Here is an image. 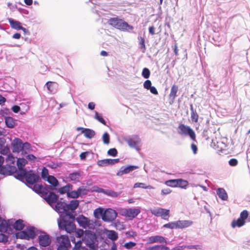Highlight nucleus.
I'll return each instance as SVG.
<instances>
[{
	"instance_id": "20e7f679",
	"label": "nucleus",
	"mask_w": 250,
	"mask_h": 250,
	"mask_svg": "<svg viewBox=\"0 0 250 250\" xmlns=\"http://www.w3.org/2000/svg\"><path fill=\"white\" fill-rule=\"evenodd\" d=\"M52 242L50 235L46 231L41 230L38 235V242L41 248H45L50 246Z\"/></svg>"
},
{
	"instance_id": "09e8293b",
	"label": "nucleus",
	"mask_w": 250,
	"mask_h": 250,
	"mask_svg": "<svg viewBox=\"0 0 250 250\" xmlns=\"http://www.w3.org/2000/svg\"><path fill=\"white\" fill-rule=\"evenodd\" d=\"M136 245H137V243L136 242H134L133 241H129V242L125 243L124 244H123L122 245V247L127 250H131L135 246H136Z\"/></svg>"
},
{
	"instance_id": "8fccbe9b",
	"label": "nucleus",
	"mask_w": 250,
	"mask_h": 250,
	"mask_svg": "<svg viewBox=\"0 0 250 250\" xmlns=\"http://www.w3.org/2000/svg\"><path fill=\"white\" fill-rule=\"evenodd\" d=\"M141 75L144 78L147 79L150 76V71L148 68L145 67L142 70Z\"/></svg>"
},
{
	"instance_id": "c85d7f7f",
	"label": "nucleus",
	"mask_w": 250,
	"mask_h": 250,
	"mask_svg": "<svg viewBox=\"0 0 250 250\" xmlns=\"http://www.w3.org/2000/svg\"><path fill=\"white\" fill-rule=\"evenodd\" d=\"M45 181L47 182L51 186L55 188H58L60 185L59 181L53 175H50L49 177L47 178V180H46Z\"/></svg>"
},
{
	"instance_id": "6ab92c4d",
	"label": "nucleus",
	"mask_w": 250,
	"mask_h": 250,
	"mask_svg": "<svg viewBox=\"0 0 250 250\" xmlns=\"http://www.w3.org/2000/svg\"><path fill=\"white\" fill-rule=\"evenodd\" d=\"M56 243L57 245L65 246L70 245L67 234H61L60 236H57L56 238Z\"/></svg>"
},
{
	"instance_id": "c03bdc74",
	"label": "nucleus",
	"mask_w": 250,
	"mask_h": 250,
	"mask_svg": "<svg viewBox=\"0 0 250 250\" xmlns=\"http://www.w3.org/2000/svg\"><path fill=\"white\" fill-rule=\"evenodd\" d=\"M41 178L45 181L49 177L50 175L49 174L48 169L45 167H43L41 171Z\"/></svg>"
},
{
	"instance_id": "9d476101",
	"label": "nucleus",
	"mask_w": 250,
	"mask_h": 250,
	"mask_svg": "<svg viewBox=\"0 0 250 250\" xmlns=\"http://www.w3.org/2000/svg\"><path fill=\"white\" fill-rule=\"evenodd\" d=\"M151 213L157 217L161 216L163 219L167 221L170 216V210L169 209L159 208L151 211Z\"/></svg>"
},
{
	"instance_id": "4468645a",
	"label": "nucleus",
	"mask_w": 250,
	"mask_h": 250,
	"mask_svg": "<svg viewBox=\"0 0 250 250\" xmlns=\"http://www.w3.org/2000/svg\"><path fill=\"white\" fill-rule=\"evenodd\" d=\"M22 141L19 138H15L11 143L12 151L14 153H19L22 150Z\"/></svg>"
},
{
	"instance_id": "338daca9",
	"label": "nucleus",
	"mask_w": 250,
	"mask_h": 250,
	"mask_svg": "<svg viewBox=\"0 0 250 250\" xmlns=\"http://www.w3.org/2000/svg\"><path fill=\"white\" fill-rule=\"evenodd\" d=\"M8 241V235L2 233H0V242L6 243Z\"/></svg>"
},
{
	"instance_id": "ea45409f",
	"label": "nucleus",
	"mask_w": 250,
	"mask_h": 250,
	"mask_svg": "<svg viewBox=\"0 0 250 250\" xmlns=\"http://www.w3.org/2000/svg\"><path fill=\"white\" fill-rule=\"evenodd\" d=\"M94 118L97 120L98 122L102 123L104 125H106L107 122L104 118L102 114L101 113H99L98 112L95 111V116Z\"/></svg>"
},
{
	"instance_id": "3c124183",
	"label": "nucleus",
	"mask_w": 250,
	"mask_h": 250,
	"mask_svg": "<svg viewBox=\"0 0 250 250\" xmlns=\"http://www.w3.org/2000/svg\"><path fill=\"white\" fill-rule=\"evenodd\" d=\"M118 153L117 149L115 147L110 148L107 152V155L113 157L117 156Z\"/></svg>"
},
{
	"instance_id": "bf43d9fd",
	"label": "nucleus",
	"mask_w": 250,
	"mask_h": 250,
	"mask_svg": "<svg viewBox=\"0 0 250 250\" xmlns=\"http://www.w3.org/2000/svg\"><path fill=\"white\" fill-rule=\"evenodd\" d=\"M47 166L51 169H55L58 167H61L62 166V163L51 162V163L47 164Z\"/></svg>"
},
{
	"instance_id": "7ed1b4c3",
	"label": "nucleus",
	"mask_w": 250,
	"mask_h": 250,
	"mask_svg": "<svg viewBox=\"0 0 250 250\" xmlns=\"http://www.w3.org/2000/svg\"><path fill=\"white\" fill-rule=\"evenodd\" d=\"M177 132L181 135L189 136L191 140L196 141L195 133L189 126L180 124L177 128Z\"/></svg>"
},
{
	"instance_id": "052dcab7",
	"label": "nucleus",
	"mask_w": 250,
	"mask_h": 250,
	"mask_svg": "<svg viewBox=\"0 0 250 250\" xmlns=\"http://www.w3.org/2000/svg\"><path fill=\"white\" fill-rule=\"evenodd\" d=\"M150 187V186H146L145 183H139V182L135 183L133 186L134 188H144V189L149 188Z\"/></svg>"
},
{
	"instance_id": "ddd939ff",
	"label": "nucleus",
	"mask_w": 250,
	"mask_h": 250,
	"mask_svg": "<svg viewBox=\"0 0 250 250\" xmlns=\"http://www.w3.org/2000/svg\"><path fill=\"white\" fill-rule=\"evenodd\" d=\"M120 162L119 158L116 159H104L102 160H98L97 162V164L99 167H104L109 166H113Z\"/></svg>"
},
{
	"instance_id": "4d7b16f0",
	"label": "nucleus",
	"mask_w": 250,
	"mask_h": 250,
	"mask_svg": "<svg viewBox=\"0 0 250 250\" xmlns=\"http://www.w3.org/2000/svg\"><path fill=\"white\" fill-rule=\"evenodd\" d=\"M90 154H93L92 151H85L82 152L79 155L80 158L81 160H85L88 156Z\"/></svg>"
},
{
	"instance_id": "473e14b6",
	"label": "nucleus",
	"mask_w": 250,
	"mask_h": 250,
	"mask_svg": "<svg viewBox=\"0 0 250 250\" xmlns=\"http://www.w3.org/2000/svg\"><path fill=\"white\" fill-rule=\"evenodd\" d=\"M104 209L102 207H98L96 208L93 212L94 217L97 219L102 218L103 219L104 216Z\"/></svg>"
},
{
	"instance_id": "58836bf2",
	"label": "nucleus",
	"mask_w": 250,
	"mask_h": 250,
	"mask_svg": "<svg viewBox=\"0 0 250 250\" xmlns=\"http://www.w3.org/2000/svg\"><path fill=\"white\" fill-rule=\"evenodd\" d=\"M122 191L116 192L110 189H105L104 194L108 196L116 198L121 195Z\"/></svg>"
},
{
	"instance_id": "e2e57ef3",
	"label": "nucleus",
	"mask_w": 250,
	"mask_h": 250,
	"mask_svg": "<svg viewBox=\"0 0 250 250\" xmlns=\"http://www.w3.org/2000/svg\"><path fill=\"white\" fill-rule=\"evenodd\" d=\"M83 243V240L81 239L77 241V243H75L72 250H81V248L82 247V244Z\"/></svg>"
},
{
	"instance_id": "1a4fd4ad",
	"label": "nucleus",
	"mask_w": 250,
	"mask_h": 250,
	"mask_svg": "<svg viewBox=\"0 0 250 250\" xmlns=\"http://www.w3.org/2000/svg\"><path fill=\"white\" fill-rule=\"evenodd\" d=\"M125 21L118 17L110 18L107 21V23L114 28L122 30Z\"/></svg>"
},
{
	"instance_id": "680f3d73",
	"label": "nucleus",
	"mask_w": 250,
	"mask_h": 250,
	"mask_svg": "<svg viewBox=\"0 0 250 250\" xmlns=\"http://www.w3.org/2000/svg\"><path fill=\"white\" fill-rule=\"evenodd\" d=\"M6 229V221L1 217L0 219V231H5Z\"/></svg>"
},
{
	"instance_id": "4c0bfd02",
	"label": "nucleus",
	"mask_w": 250,
	"mask_h": 250,
	"mask_svg": "<svg viewBox=\"0 0 250 250\" xmlns=\"http://www.w3.org/2000/svg\"><path fill=\"white\" fill-rule=\"evenodd\" d=\"M83 134L85 138L92 139L95 135V132L92 129L86 128Z\"/></svg>"
},
{
	"instance_id": "13d9d810",
	"label": "nucleus",
	"mask_w": 250,
	"mask_h": 250,
	"mask_svg": "<svg viewBox=\"0 0 250 250\" xmlns=\"http://www.w3.org/2000/svg\"><path fill=\"white\" fill-rule=\"evenodd\" d=\"M123 28L124 29H123L122 30V31L130 32V31L134 29V27L132 25L129 24L126 21H125Z\"/></svg>"
},
{
	"instance_id": "b1692460",
	"label": "nucleus",
	"mask_w": 250,
	"mask_h": 250,
	"mask_svg": "<svg viewBox=\"0 0 250 250\" xmlns=\"http://www.w3.org/2000/svg\"><path fill=\"white\" fill-rule=\"evenodd\" d=\"M178 90V86L176 84H173L170 89V92L169 95V103L172 104L174 103L175 98L177 97V93Z\"/></svg>"
},
{
	"instance_id": "864d4df0",
	"label": "nucleus",
	"mask_w": 250,
	"mask_h": 250,
	"mask_svg": "<svg viewBox=\"0 0 250 250\" xmlns=\"http://www.w3.org/2000/svg\"><path fill=\"white\" fill-rule=\"evenodd\" d=\"M56 84V83L55 82L48 81L45 83V86L46 87L48 91L51 93H53L54 92L53 87Z\"/></svg>"
},
{
	"instance_id": "69168bd1",
	"label": "nucleus",
	"mask_w": 250,
	"mask_h": 250,
	"mask_svg": "<svg viewBox=\"0 0 250 250\" xmlns=\"http://www.w3.org/2000/svg\"><path fill=\"white\" fill-rule=\"evenodd\" d=\"M125 234L129 238H134L137 235V232L133 230L125 231Z\"/></svg>"
},
{
	"instance_id": "5fc2aeb1",
	"label": "nucleus",
	"mask_w": 250,
	"mask_h": 250,
	"mask_svg": "<svg viewBox=\"0 0 250 250\" xmlns=\"http://www.w3.org/2000/svg\"><path fill=\"white\" fill-rule=\"evenodd\" d=\"M249 215V212L247 210H243L241 212L240 214V218L242 219L243 220L246 221V222L248 220Z\"/></svg>"
},
{
	"instance_id": "e433bc0d",
	"label": "nucleus",
	"mask_w": 250,
	"mask_h": 250,
	"mask_svg": "<svg viewBox=\"0 0 250 250\" xmlns=\"http://www.w3.org/2000/svg\"><path fill=\"white\" fill-rule=\"evenodd\" d=\"M26 151H28L30 152L33 151L31 145L29 143L27 142H26L25 143L23 142L22 150L21 151V154L25 155L26 153Z\"/></svg>"
},
{
	"instance_id": "dca6fc26",
	"label": "nucleus",
	"mask_w": 250,
	"mask_h": 250,
	"mask_svg": "<svg viewBox=\"0 0 250 250\" xmlns=\"http://www.w3.org/2000/svg\"><path fill=\"white\" fill-rule=\"evenodd\" d=\"M168 239L163 236L159 235H156L151 236L149 237L147 244H152L154 243H165L167 244Z\"/></svg>"
},
{
	"instance_id": "c756f323",
	"label": "nucleus",
	"mask_w": 250,
	"mask_h": 250,
	"mask_svg": "<svg viewBox=\"0 0 250 250\" xmlns=\"http://www.w3.org/2000/svg\"><path fill=\"white\" fill-rule=\"evenodd\" d=\"M178 229H182L189 227L193 224V222L190 220H178Z\"/></svg>"
},
{
	"instance_id": "aec40b11",
	"label": "nucleus",
	"mask_w": 250,
	"mask_h": 250,
	"mask_svg": "<svg viewBox=\"0 0 250 250\" xmlns=\"http://www.w3.org/2000/svg\"><path fill=\"white\" fill-rule=\"evenodd\" d=\"M104 233L107 237L111 240L112 242H115L118 239V233L117 231L114 230H109L107 229H104Z\"/></svg>"
},
{
	"instance_id": "412c9836",
	"label": "nucleus",
	"mask_w": 250,
	"mask_h": 250,
	"mask_svg": "<svg viewBox=\"0 0 250 250\" xmlns=\"http://www.w3.org/2000/svg\"><path fill=\"white\" fill-rule=\"evenodd\" d=\"M88 217H85L83 214L79 215L76 219V221L80 226V227L83 229H86L87 227V220Z\"/></svg>"
},
{
	"instance_id": "c9c22d12",
	"label": "nucleus",
	"mask_w": 250,
	"mask_h": 250,
	"mask_svg": "<svg viewBox=\"0 0 250 250\" xmlns=\"http://www.w3.org/2000/svg\"><path fill=\"white\" fill-rule=\"evenodd\" d=\"M15 230H21L24 228V224L23 220L19 219L15 221L13 226Z\"/></svg>"
},
{
	"instance_id": "f704fd0d",
	"label": "nucleus",
	"mask_w": 250,
	"mask_h": 250,
	"mask_svg": "<svg viewBox=\"0 0 250 250\" xmlns=\"http://www.w3.org/2000/svg\"><path fill=\"white\" fill-rule=\"evenodd\" d=\"M190 110L191 111V120L193 122L197 123L199 119V116L196 111L193 108L192 104H190Z\"/></svg>"
},
{
	"instance_id": "39448f33",
	"label": "nucleus",
	"mask_w": 250,
	"mask_h": 250,
	"mask_svg": "<svg viewBox=\"0 0 250 250\" xmlns=\"http://www.w3.org/2000/svg\"><path fill=\"white\" fill-rule=\"evenodd\" d=\"M41 180V177L37 174L33 169L28 171L24 183L27 187L29 185H33Z\"/></svg>"
},
{
	"instance_id": "f3484780",
	"label": "nucleus",
	"mask_w": 250,
	"mask_h": 250,
	"mask_svg": "<svg viewBox=\"0 0 250 250\" xmlns=\"http://www.w3.org/2000/svg\"><path fill=\"white\" fill-rule=\"evenodd\" d=\"M25 230L29 237V240L35 239L41 231V229H38L34 226L27 227Z\"/></svg>"
},
{
	"instance_id": "de8ad7c7",
	"label": "nucleus",
	"mask_w": 250,
	"mask_h": 250,
	"mask_svg": "<svg viewBox=\"0 0 250 250\" xmlns=\"http://www.w3.org/2000/svg\"><path fill=\"white\" fill-rule=\"evenodd\" d=\"M105 189L99 187L97 186H94L90 188V192H97L104 194Z\"/></svg>"
},
{
	"instance_id": "9b49d317",
	"label": "nucleus",
	"mask_w": 250,
	"mask_h": 250,
	"mask_svg": "<svg viewBox=\"0 0 250 250\" xmlns=\"http://www.w3.org/2000/svg\"><path fill=\"white\" fill-rule=\"evenodd\" d=\"M54 209L59 215L64 213H70L68 211V204L65 201H57Z\"/></svg>"
},
{
	"instance_id": "79ce46f5",
	"label": "nucleus",
	"mask_w": 250,
	"mask_h": 250,
	"mask_svg": "<svg viewBox=\"0 0 250 250\" xmlns=\"http://www.w3.org/2000/svg\"><path fill=\"white\" fill-rule=\"evenodd\" d=\"M28 162L24 158H19L17 160V166L18 168H23L27 164Z\"/></svg>"
},
{
	"instance_id": "a878e982",
	"label": "nucleus",
	"mask_w": 250,
	"mask_h": 250,
	"mask_svg": "<svg viewBox=\"0 0 250 250\" xmlns=\"http://www.w3.org/2000/svg\"><path fill=\"white\" fill-rule=\"evenodd\" d=\"M216 194L222 201H227L228 199V193L223 188H217Z\"/></svg>"
},
{
	"instance_id": "423d86ee",
	"label": "nucleus",
	"mask_w": 250,
	"mask_h": 250,
	"mask_svg": "<svg viewBox=\"0 0 250 250\" xmlns=\"http://www.w3.org/2000/svg\"><path fill=\"white\" fill-rule=\"evenodd\" d=\"M124 140L127 143L130 147L135 149L138 152L141 150V148L138 144L141 142V139L138 135H134L133 137H130L124 138Z\"/></svg>"
},
{
	"instance_id": "37998d69",
	"label": "nucleus",
	"mask_w": 250,
	"mask_h": 250,
	"mask_svg": "<svg viewBox=\"0 0 250 250\" xmlns=\"http://www.w3.org/2000/svg\"><path fill=\"white\" fill-rule=\"evenodd\" d=\"M163 228H167L169 229H177L178 224L177 221L170 222L168 223L165 224L163 226Z\"/></svg>"
},
{
	"instance_id": "4be33fe9",
	"label": "nucleus",
	"mask_w": 250,
	"mask_h": 250,
	"mask_svg": "<svg viewBox=\"0 0 250 250\" xmlns=\"http://www.w3.org/2000/svg\"><path fill=\"white\" fill-rule=\"evenodd\" d=\"M82 172L80 170H74L70 173L68 175V179L70 182H77L79 181V179L81 177Z\"/></svg>"
},
{
	"instance_id": "393cba45",
	"label": "nucleus",
	"mask_w": 250,
	"mask_h": 250,
	"mask_svg": "<svg viewBox=\"0 0 250 250\" xmlns=\"http://www.w3.org/2000/svg\"><path fill=\"white\" fill-rule=\"evenodd\" d=\"M59 196L53 192H50L45 198V201L49 205L54 203H57Z\"/></svg>"
},
{
	"instance_id": "603ef678",
	"label": "nucleus",
	"mask_w": 250,
	"mask_h": 250,
	"mask_svg": "<svg viewBox=\"0 0 250 250\" xmlns=\"http://www.w3.org/2000/svg\"><path fill=\"white\" fill-rule=\"evenodd\" d=\"M67 196L68 198H77L79 197V194L77 192V190H72L67 193Z\"/></svg>"
},
{
	"instance_id": "6e6552de",
	"label": "nucleus",
	"mask_w": 250,
	"mask_h": 250,
	"mask_svg": "<svg viewBox=\"0 0 250 250\" xmlns=\"http://www.w3.org/2000/svg\"><path fill=\"white\" fill-rule=\"evenodd\" d=\"M116 211L111 208L104 209L103 220L105 222H110L114 220L117 217Z\"/></svg>"
},
{
	"instance_id": "774afa93",
	"label": "nucleus",
	"mask_w": 250,
	"mask_h": 250,
	"mask_svg": "<svg viewBox=\"0 0 250 250\" xmlns=\"http://www.w3.org/2000/svg\"><path fill=\"white\" fill-rule=\"evenodd\" d=\"M229 165L231 167H236L238 164V160L235 158H231L228 162Z\"/></svg>"
},
{
	"instance_id": "49530a36",
	"label": "nucleus",
	"mask_w": 250,
	"mask_h": 250,
	"mask_svg": "<svg viewBox=\"0 0 250 250\" xmlns=\"http://www.w3.org/2000/svg\"><path fill=\"white\" fill-rule=\"evenodd\" d=\"M110 137L107 132H105L102 135V141L105 145H108L110 143Z\"/></svg>"
},
{
	"instance_id": "f03ea898",
	"label": "nucleus",
	"mask_w": 250,
	"mask_h": 250,
	"mask_svg": "<svg viewBox=\"0 0 250 250\" xmlns=\"http://www.w3.org/2000/svg\"><path fill=\"white\" fill-rule=\"evenodd\" d=\"M82 240L87 246L89 250H96L97 248L95 233L89 230H85Z\"/></svg>"
},
{
	"instance_id": "f8f14e48",
	"label": "nucleus",
	"mask_w": 250,
	"mask_h": 250,
	"mask_svg": "<svg viewBox=\"0 0 250 250\" xmlns=\"http://www.w3.org/2000/svg\"><path fill=\"white\" fill-rule=\"evenodd\" d=\"M138 168H139V167L136 165H128L126 166H122L116 173V175L121 177Z\"/></svg>"
},
{
	"instance_id": "2f4dec72",
	"label": "nucleus",
	"mask_w": 250,
	"mask_h": 250,
	"mask_svg": "<svg viewBox=\"0 0 250 250\" xmlns=\"http://www.w3.org/2000/svg\"><path fill=\"white\" fill-rule=\"evenodd\" d=\"M189 185L188 182L182 178H178L176 184V188H179L182 189H186Z\"/></svg>"
},
{
	"instance_id": "a19ab883",
	"label": "nucleus",
	"mask_w": 250,
	"mask_h": 250,
	"mask_svg": "<svg viewBox=\"0 0 250 250\" xmlns=\"http://www.w3.org/2000/svg\"><path fill=\"white\" fill-rule=\"evenodd\" d=\"M79 205V202L78 200H72L70 203L68 204V210H71L73 211L77 209Z\"/></svg>"
},
{
	"instance_id": "a211bd4d",
	"label": "nucleus",
	"mask_w": 250,
	"mask_h": 250,
	"mask_svg": "<svg viewBox=\"0 0 250 250\" xmlns=\"http://www.w3.org/2000/svg\"><path fill=\"white\" fill-rule=\"evenodd\" d=\"M141 207H137L128 208L127 218L129 220H132L141 213Z\"/></svg>"
},
{
	"instance_id": "6e6d98bb",
	"label": "nucleus",
	"mask_w": 250,
	"mask_h": 250,
	"mask_svg": "<svg viewBox=\"0 0 250 250\" xmlns=\"http://www.w3.org/2000/svg\"><path fill=\"white\" fill-rule=\"evenodd\" d=\"M42 185L40 184H34L33 187H31L29 186V188H31L33 191L35 193L40 194Z\"/></svg>"
},
{
	"instance_id": "f257e3e1",
	"label": "nucleus",
	"mask_w": 250,
	"mask_h": 250,
	"mask_svg": "<svg viewBox=\"0 0 250 250\" xmlns=\"http://www.w3.org/2000/svg\"><path fill=\"white\" fill-rule=\"evenodd\" d=\"M71 213H64L60 214L57 219L59 229L60 231H65L67 233H71L76 230V226Z\"/></svg>"
},
{
	"instance_id": "a18cd8bd",
	"label": "nucleus",
	"mask_w": 250,
	"mask_h": 250,
	"mask_svg": "<svg viewBox=\"0 0 250 250\" xmlns=\"http://www.w3.org/2000/svg\"><path fill=\"white\" fill-rule=\"evenodd\" d=\"M177 179H169L165 181V184L168 187L176 188Z\"/></svg>"
},
{
	"instance_id": "72a5a7b5",
	"label": "nucleus",
	"mask_w": 250,
	"mask_h": 250,
	"mask_svg": "<svg viewBox=\"0 0 250 250\" xmlns=\"http://www.w3.org/2000/svg\"><path fill=\"white\" fill-rule=\"evenodd\" d=\"M15 237L17 239H24L29 240V237L27 235L26 231L25 229L22 231L17 232L14 234Z\"/></svg>"
},
{
	"instance_id": "cd10ccee",
	"label": "nucleus",
	"mask_w": 250,
	"mask_h": 250,
	"mask_svg": "<svg viewBox=\"0 0 250 250\" xmlns=\"http://www.w3.org/2000/svg\"><path fill=\"white\" fill-rule=\"evenodd\" d=\"M246 223V221L243 220L239 217L238 219L232 220L231 223V226L232 228H235L236 227L240 228L244 226Z\"/></svg>"
},
{
	"instance_id": "0e129e2a",
	"label": "nucleus",
	"mask_w": 250,
	"mask_h": 250,
	"mask_svg": "<svg viewBox=\"0 0 250 250\" xmlns=\"http://www.w3.org/2000/svg\"><path fill=\"white\" fill-rule=\"evenodd\" d=\"M6 161L13 164L15 162V157L12 154H9L6 159Z\"/></svg>"
},
{
	"instance_id": "bb28decb",
	"label": "nucleus",
	"mask_w": 250,
	"mask_h": 250,
	"mask_svg": "<svg viewBox=\"0 0 250 250\" xmlns=\"http://www.w3.org/2000/svg\"><path fill=\"white\" fill-rule=\"evenodd\" d=\"M8 20L12 29L20 30L22 27L21 23L19 21H17L12 18H8Z\"/></svg>"
},
{
	"instance_id": "7c9ffc66",
	"label": "nucleus",
	"mask_w": 250,
	"mask_h": 250,
	"mask_svg": "<svg viewBox=\"0 0 250 250\" xmlns=\"http://www.w3.org/2000/svg\"><path fill=\"white\" fill-rule=\"evenodd\" d=\"M138 40L139 41V48L142 51L143 53H145L146 50V47L145 43V38L141 36L138 37Z\"/></svg>"
},
{
	"instance_id": "0eeeda50",
	"label": "nucleus",
	"mask_w": 250,
	"mask_h": 250,
	"mask_svg": "<svg viewBox=\"0 0 250 250\" xmlns=\"http://www.w3.org/2000/svg\"><path fill=\"white\" fill-rule=\"evenodd\" d=\"M16 171V167L10 164H6L0 167V174L4 177L13 175Z\"/></svg>"
},
{
	"instance_id": "5701e85b",
	"label": "nucleus",
	"mask_w": 250,
	"mask_h": 250,
	"mask_svg": "<svg viewBox=\"0 0 250 250\" xmlns=\"http://www.w3.org/2000/svg\"><path fill=\"white\" fill-rule=\"evenodd\" d=\"M6 126L9 128H13L18 125L17 120L10 116L5 117Z\"/></svg>"
},
{
	"instance_id": "2eb2a0df",
	"label": "nucleus",
	"mask_w": 250,
	"mask_h": 250,
	"mask_svg": "<svg viewBox=\"0 0 250 250\" xmlns=\"http://www.w3.org/2000/svg\"><path fill=\"white\" fill-rule=\"evenodd\" d=\"M28 171L26 168H19L13 175L16 179L25 183L24 179L26 178Z\"/></svg>"
}]
</instances>
